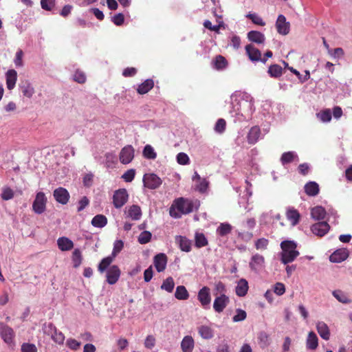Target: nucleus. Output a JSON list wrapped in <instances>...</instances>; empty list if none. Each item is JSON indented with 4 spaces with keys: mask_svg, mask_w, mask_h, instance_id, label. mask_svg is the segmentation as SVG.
<instances>
[{
    "mask_svg": "<svg viewBox=\"0 0 352 352\" xmlns=\"http://www.w3.org/2000/svg\"><path fill=\"white\" fill-rule=\"evenodd\" d=\"M231 105L230 113L235 118V121L249 120L255 110L253 98L246 92L234 93L231 96Z\"/></svg>",
    "mask_w": 352,
    "mask_h": 352,
    "instance_id": "obj_1",
    "label": "nucleus"
},
{
    "mask_svg": "<svg viewBox=\"0 0 352 352\" xmlns=\"http://www.w3.org/2000/svg\"><path fill=\"white\" fill-rule=\"evenodd\" d=\"M193 210V205L191 201L183 197L174 201L169 210L170 215L175 219L180 218L182 214H188Z\"/></svg>",
    "mask_w": 352,
    "mask_h": 352,
    "instance_id": "obj_2",
    "label": "nucleus"
},
{
    "mask_svg": "<svg viewBox=\"0 0 352 352\" xmlns=\"http://www.w3.org/2000/svg\"><path fill=\"white\" fill-rule=\"evenodd\" d=\"M280 247V261L285 265L294 261L299 255V252L296 250L297 245L294 241H284L281 242Z\"/></svg>",
    "mask_w": 352,
    "mask_h": 352,
    "instance_id": "obj_3",
    "label": "nucleus"
},
{
    "mask_svg": "<svg viewBox=\"0 0 352 352\" xmlns=\"http://www.w3.org/2000/svg\"><path fill=\"white\" fill-rule=\"evenodd\" d=\"M0 337L8 346L14 345L15 333L12 328L0 322Z\"/></svg>",
    "mask_w": 352,
    "mask_h": 352,
    "instance_id": "obj_4",
    "label": "nucleus"
},
{
    "mask_svg": "<svg viewBox=\"0 0 352 352\" xmlns=\"http://www.w3.org/2000/svg\"><path fill=\"white\" fill-rule=\"evenodd\" d=\"M197 299L204 309H209L210 307L211 296L209 287H203L197 294Z\"/></svg>",
    "mask_w": 352,
    "mask_h": 352,
    "instance_id": "obj_5",
    "label": "nucleus"
},
{
    "mask_svg": "<svg viewBox=\"0 0 352 352\" xmlns=\"http://www.w3.org/2000/svg\"><path fill=\"white\" fill-rule=\"evenodd\" d=\"M47 198L43 192L36 194L32 204V208L35 213L42 214L46 208Z\"/></svg>",
    "mask_w": 352,
    "mask_h": 352,
    "instance_id": "obj_6",
    "label": "nucleus"
},
{
    "mask_svg": "<svg viewBox=\"0 0 352 352\" xmlns=\"http://www.w3.org/2000/svg\"><path fill=\"white\" fill-rule=\"evenodd\" d=\"M129 195L124 188L116 190L113 196V204L116 208H120L127 201Z\"/></svg>",
    "mask_w": 352,
    "mask_h": 352,
    "instance_id": "obj_7",
    "label": "nucleus"
},
{
    "mask_svg": "<svg viewBox=\"0 0 352 352\" xmlns=\"http://www.w3.org/2000/svg\"><path fill=\"white\" fill-rule=\"evenodd\" d=\"M144 186L149 189H156L162 184V179L155 174H145L143 177Z\"/></svg>",
    "mask_w": 352,
    "mask_h": 352,
    "instance_id": "obj_8",
    "label": "nucleus"
},
{
    "mask_svg": "<svg viewBox=\"0 0 352 352\" xmlns=\"http://www.w3.org/2000/svg\"><path fill=\"white\" fill-rule=\"evenodd\" d=\"M249 266L256 273L259 272L265 267V258L258 254H254L250 259Z\"/></svg>",
    "mask_w": 352,
    "mask_h": 352,
    "instance_id": "obj_9",
    "label": "nucleus"
},
{
    "mask_svg": "<svg viewBox=\"0 0 352 352\" xmlns=\"http://www.w3.org/2000/svg\"><path fill=\"white\" fill-rule=\"evenodd\" d=\"M276 28L278 34L285 36L289 32L290 23L287 21L284 15L279 14L276 21Z\"/></svg>",
    "mask_w": 352,
    "mask_h": 352,
    "instance_id": "obj_10",
    "label": "nucleus"
},
{
    "mask_svg": "<svg viewBox=\"0 0 352 352\" xmlns=\"http://www.w3.org/2000/svg\"><path fill=\"white\" fill-rule=\"evenodd\" d=\"M230 302L229 297L226 294L217 296L213 302V309L217 313H221Z\"/></svg>",
    "mask_w": 352,
    "mask_h": 352,
    "instance_id": "obj_11",
    "label": "nucleus"
},
{
    "mask_svg": "<svg viewBox=\"0 0 352 352\" xmlns=\"http://www.w3.org/2000/svg\"><path fill=\"white\" fill-rule=\"evenodd\" d=\"M120 274L121 272L117 265L110 266L107 271V282L109 285L116 284L120 278Z\"/></svg>",
    "mask_w": 352,
    "mask_h": 352,
    "instance_id": "obj_12",
    "label": "nucleus"
},
{
    "mask_svg": "<svg viewBox=\"0 0 352 352\" xmlns=\"http://www.w3.org/2000/svg\"><path fill=\"white\" fill-rule=\"evenodd\" d=\"M134 157V148L131 145L122 148L120 153V161L123 164L130 163Z\"/></svg>",
    "mask_w": 352,
    "mask_h": 352,
    "instance_id": "obj_13",
    "label": "nucleus"
},
{
    "mask_svg": "<svg viewBox=\"0 0 352 352\" xmlns=\"http://www.w3.org/2000/svg\"><path fill=\"white\" fill-rule=\"evenodd\" d=\"M245 51L252 61H261L265 63L267 59L261 58V52L259 50L254 47L252 45L249 44L245 46Z\"/></svg>",
    "mask_w": 352,
    "mask_h": 352,
    "instance_id": "obj_14",
    "label": "nucleus"
},
{
    "mask_svg": "<svg viewBox=\"0 0 352 352\" xmlns=\"http://www.w3.org/2000/svg\"><path fill=\"white\" fill-rule=\"evenodd\" d=\"M330 226L326 221L314 223L311 227V232L319 236H324L329 230Z\"/></svg>",
    "mask_w": 352,
    "mask_h": 352,
    "instance_id": "obj_15",
    "label": "nucleus"
},
{
    "mask_svg": "<svg viewBox=\"0 0 352 352\" xmlns=\"http://www.w3.org/2000/svg\"><path fill=\"white\" fill-rule=\"evenodd\" d=\"M53 195L56 201L61 204H66L69 199L68 191L62 187H59L54 190Z\"/></svg>",
    "mask_w": 352,
    "mask_h": 352,
    "instance_id": "obj_16",
    "label": "nucleus"
},
{
    "mask_svg": "<svg viewBox=\"0 0 352 352\" xmlns=\"http://www.w3.org/2000/svg\"><path fill=\"white\" fill-rule=\"evenodd\" d=\"M349 256V252L345 248H341L336 250L329 256V260L332 263H341L345 261Z\"/></svg>",
    "mask_w": 352,
    "mask_h": 352,
    "instance_id": "obj_17",
    "label": "nucleus"
},
{
    "mask_svg": "<svg viewBox=\"0 0 352 352\" xmlns=\"http://www.w3.org/2000/svg\"><path fill=\"white\" fill-rule=\"evenodd\" d=\"M154 265L158 272H163L166 267L167 256L164 253H159L154 257Z\"/></svg>",
    "mask_w": 352,
    "mask_h": 352,
    "instance_id": "obj_18",
    "label": "nucleus"
},
{
    "mask_svg": "<svg viewBox=\"0 0 352 352\" xmlns=\"http://www.w3.org/2000/svg\"><path fill=\"white\" fill-rule=\"evenodd\" d=\"M331 294L340 303L347 305L352 302V299L349 297V294L341 289H335L332 291Z\"/></svg>",
    "mask_w": 352,
    "mask_h": 352,
    "instance_id": "obj_19",
    "label": "nucleus"
},
{
    "mask_svg": "<svg viewBox=\"0 0 352 352\" xmlns=\"http://www.w3.org/2000/svg\"><path fill=\"white\" fill-rule=\"evenodd\" d=\"M316 329L320 336L324 340H329L330 338V331L327 324L322 321H319L316 324Z\"/></svg>",
    "mask_w": 352,
    "mask_h": 352,
    "instance_id": "obj_20",
    "label": "nucleus"
},
{
    "mask_svg": "<svg viewBox=\"0 0 352 352\" xmlns=\"http://www.w3.org/2000/svg\"><path fill=\"white\" fill-rule=\"evenodd\" d=\"M6 86L9 90L14 89L17 80V73L14 69H9L6 74Z\"/></svg>",
    "mask_w": 352,
    "mask_h": 352,
    "instance_id": "obj_21",
    "label": "nucleus"
},
{
    "mask_svg": "<svg viewBox=\"0 0 352 352\" xmlns=\"http://www.w3.org/2000/svg\"><path fill=\"white\" fill-rule=\"evenodd\" d=\"M261 135V129L258 126H252L248 134V142L250 144H256Z\"/></svg>",
    "mask_w": 352,
    "mask_h": 352,
    "instance_id": "obj_22",
    "label": "nucleus"
},
{
    "mask_svg": "<svg viewBox=\"0 0 352 352\" xmlns=\"http://www.w3.org/2000/svg\"><path fill=\"white\" fill-rule=\"evenodd\" d=\"M176 243L179 245L180 249L186 252H188L191 250L192 242L186 236H177L175 239Z\"/></svg>",
    "mask_w": 352,
    "mask_h": 352,
    "instance_id": "obj_23",
    "label": "nucleus"
},
{
    "mask_svg": "<svg viewBox=\"0 0 352 352\" xmlns=\"http://www.w3.org/2000/svg\"><path fill=\"white\" fill-rule=\"evenodd\" d=\"M57 245L61 251H69L74 247V243L69 238L62 236L58 239Z\"/></svg>",
    "mask_w": 352,
    "mask_h": 352,
    "instance_id": "obj_24",
    "label": "nucleus"
},
{
    "mask_svg": "<svg viewBox=\"0 0 352 352\" xmlns=\"http://www.w3.org/2000/svg\"><path fill=\"white\" fill-rule=\"evenodd\" d=\"M280 162L285 166L287 164L291 163L294 161L298 162L299 158L297 153L294 151H288L283 153L280 157Z\"/></svg>",
    "mask_w": 352,
    "mask_h": 352,
    "instance_id": "obj_25",
    "label": "nucleus"
},
{
    "mask_svg": "<svg viewBox=\"0 0 352 352\" xmlns=\"http://www.w3.org/2000/svg\"><path fill=\"white\" fill-rule=\"evenodd\" d=\"M249 41L257 44H262L265 40V35L258 31L252 30L248 33Z\"/></svg>",
    "mask_w": 352,
    "mask_h": 352,
    "instance_id": "obj_26",
    "label": "nucleus"
},
{
    "mask_svg": "<svg viewBox=\"0 0 352 352\" xmlns=\"http://www.w3.org/2000/svg\"><path fill=\"white\" fill-rule=\"evenodd\" d=\"M248 290V283L245 278H241L235 289L236 294L238 296L243 297L246 295Z\"/></svg>",
    "mask_w": 352,
    "mask_h": 352,
    "instance_id": "obj_27",
    "label": "nucleus"
},
{
    "mask_svg": "<svg viewBox=\"0 0 352 352\" xmlns=\"http://www.w3.org/2000/svg\"><path fill=\"white\" fill-rule=\"evenodd\" d=\"M194 345V340L190 336H185L181 342V348L183 352H192Z\"/></svg>",
    "mask_w": 352,
    "mask_h": 352,
    "instance_id": "obj_28",
    "label": "nucleus"
},
{
    "mask_svg": "<svg viewBox=\"0 0 352 352\" xmlns=\"http://www.w3.org/2000/svg\"><path fill=\"white\" fill-rule=\"evenodd\" d=\"M327 212L322 206H316L311 210V216L314 220H322L325 218Z\"/></svg>",
    "mask_w": 352,
    "mask_h": 352,
    "instance_id": "obj_29",
    "label": "nucleus"
},
{
    "mask_svg": "<svg viewBox=\"0 0 352 352\" xmlns=\"http://www.w3.org/2000/svg\"><path fill=\"white\" fill-rule=\"evenodd\" d=\"M304 188L306 194L309 196L314 197L319 193V186L315 182H309Z\"/></svg>",
    "mask_w": 352,
    "mask_h": 352,
    "instance_id": "obj_30",
    "label": "nucleus"
},
{
    "mask_svg": "<svg viewBox=\"0 0 352 352\" xmlns=\"http://www.w3.org/2000/svg\"><path fill=\"white\" fill-rule=\"evenodd\" d=\"M318 346V339L316 334L311 331L309 333L307 341H306V346L308 349L315 350L317 349Z\"/></svg>",
    "mask_w": 352,
    "mask_h": 352,
    "instance_id": "obj_31",
    "label": "nucleus"
},
{
    "mask_svg": "<svg viewBox=\"0 0 352 352\" xmlns=\"http://www.w3.org/2000/svg\"><path fill=\"white\" fill-rule=\"evenodd\" d=\"M127 216L134 221L139 220L142 217V210L139 206L132 205L129 208Z\"/></svg>",
    "mask_w": 352,
    "mask_h": 352,
    "instance_id": "obj_32",
    "label": "nucleus"
},
{
    "mask_svg": "<svg viewBox=\"0 0 352 352\" xmlns=\"http://www.w3.org/2000/svg\"><path fill=\"white\" fill-rule=\"evenodd\" d=\"M154 86V82L152 79H146L142 84L138 85L137 91L140 94L148 93Z\"/></svg>",
    "mask_w": 352,
    "mask_h": 352,
    "instance_id": "obj_33",
    "label": "nucleus"
},
{
    "mask_svg": "<svg viewBox=\"0 0 352 352\" xmlns=\"http://www.w3.org/2000/svg\"><path fill=\"white\" fill-rule=\"evenodd\" d=\"M107 223V219L103 214H97L91 220V225L96 228H102Z\"/></svg>",
    "mask_w": 352,
    "mask_h": 352,
    "instance_id": "obj_34",
    "label": "nucleus"
},
{
    "mask_svg": "<svg viewBox=\"0 0 352 352\" xmlns=\"http://www.w3.org/2000/svg\"><path fill=\"white\" fill-rule=\"evenodd\" d=\"M286 216L287 219L291 221L293 226L298 223L300 219V214L296 209H288L286 213Z\"/></svg>",
    "mask_w": 352,
    "mask_h": 352,
    "instance_id": "obj_35",
    "label": "nucleus"
},
{
    "mask_svg": "<svg viewBox=\"0 0 352 352\" xmlns=\"http://www.w3.org/2000/svg\"><path fill=\"white\" fill-rule=\"evenodd\" d=\"M175 297L178 300H187L189 298V294L184 286L179 285L176 288Z\"/></svg>",
    "mask_w": 352,
    "mask_h": 352,
    "instance_id": "obj_36",
    "label": "nucleus"
},
{
    "mask_svg": "<svg viewBox=\"0 0 352 352\" xmlns=\"http://www.w3.org/2000/svg\"><path fill=\"white\" fill-rule=\"evenodd\" d=\"M199 333L204 339H210L213 336V332L210 327L206 325H202L199 327Z\"/></svg>",
    "mask_w": 352,
    "mask_h": 352,
    "instance_id": "obj_37",
    "label": "nucleus"
},
{
    "mask_svg": "<svg viewBox=\"0 0 352 352\" xmlns=\"http://www.w3.org/2000/svg\"><path fill=\"white\" fill-rule=\"evenodd\" d=\"M195 246L201 248L208 245V240L203 233L196 232L195 236Z\"/></svg>",
    "mask_w": 352,
    "mask_h": 352,
    "instance_id": "obj_38",
    "label": "nucleus"
},
{
    "mask_svg": "<svg viewBox=\"0 0 352 352\" xmlns=\"http://www.w3.org/2000/svg\"><path fill=\"white\" fill-rule=\"evenodd\" d=\"M21 89L23 95L29 98H30L34 94V89L29 82H25L23 85H21Z\"/></svg>",
    "mask_w": 352,
    "mask_h": 352,
    "instance_id": "obj_39",
    "label": "nucleus"
},
{
    "mask_svg": "<svg viewBox=\"0 0 352 352\" xmlns=\"http://www.w3.org/2000/svg\"><path fill=\"white\" fill-rule=\"evenodd\" d=\"M214 67L217 70H223L227 67L228 62L226 59L221 56H217L214 60Z\"/></svg>",
    "mask_w": 352,
    "mask_h": 352,
    "instance_id": "obj_40",
    "label": "nucleus"
},
{
    "mask_svg": "<svg viewBox=\"0 0 352 352\" xmlns=\"http://www.w3.org/2000/svg\"><path fill=\"white\" fill-rule=\"evenodd\" d=\"M113 256H107L102 259L100 263L98 265V270L100 273L104 272L105 270H108V267L110 266L111 263L113 262Z\"/></svg>",
    "mask_w": 352,
    "mask_h": 352,
    "instance_id": "obj_41",
    "label": "nucleus"
},
{
    "mask_svg": "<svg viewBox=\"0 0 352 352\" xmlns=\"http://www.w3.org/2000/svg\"><path fill=\"white\" fill-rule=\"evenodd\" d=\"M268 74L271 77L278 78L283 74V69L277 64L272 65L268 69Z\"/></svg>",
    "mask_w": 352,
    "mask_h": 352,
    "instance_id": "obj_42",
    "label": "nucleus"
},
{
    "mask_svg": "<svg viewBox=\"0 0 352 352\" xmlns=\"http://www.w3.org/2000/svg\"><path fill=\"white\" fill-rule=\"evenodd\" d=\"M232 226L228 223H222L217 229V232L219 236H223L229 233L232 230Z\"/></svg>",
    "mask_w": 352,
    "mask_h": 352,
    "instance_id": "obj_43",
    "label": "nucleus"
},
{
    "mask_svg": "<svg viewBox=\"0 0 352 352\" xmlns=\"http://www.w3.org/2000/svg\"><path fill=\"white\" fill-rule=\"evenodd\" d=\"M174 287H175L174 280L172 277L170 276V277H168L167 278H166L163 281V283L161 285V289L170 293L173 291Z\"/></svg>",
    "mask_w": 352,
    "mask_h": 352,
    "instance_id": "obj_44",
    "label": "nucleus"
},
{
    "mask_svg": "<svg viewBox=\"0 0 352 352\" xmlns=\"http://www.w3.org/2000/svg\"><path fill=\"white\" fill-rule=\"evenodd\" d=\"M143 155L148 160H155L157 157V153L154 148L149 144H146L143 150Z\"/></svg>",
    "mask_w": 352,
    "mask_h": 352,
    "instance_id": "obj_45",
    "label": "nucleus"
},
{
    "mask_svg": "<svg viewBox=\"0 0 352 352\" xmlns=\"http://www.w3.org/2000/svg\"><path fill=\"white\" fill-rule=\"evenodd\" d=\"M72 261L75 268L78 267L82 263V254L79 249H75L72 253Z\"/></svg>",
    "mask_w": 352,
    "mask_h": 352,
    "instance_id": "obj_46",
    "label": "nucleus"
},
{
    "mask_svg": "<svg viewBox=\"0 0 352 352\" xmlns=\"http://www.w3.org/2000/svg\"><path fill=\"white\" fill-rule=\"evenodd\" d=\"M288 69L291 72H292L294 74H295L301 82H306L310 78V73H309V71H308V70H305V74L304 76H302L300 74V73L298 70H296V69H294L293 67H288Z\"/></svg>",
    "mask_w": 352,
    "mask_h": 352,
    "instance_id": "obj_47",
    "label": "nucleus"
},
{
    "mask_svg": "<svg viewBox=\"0 0 352 352\" xmlns=\"http://www.w3.org/2000/svg\"><path fill=\"white\" fill-rule=\"evenodd\" d=\"M246 17L250 19L256 25L264 26L265 25L263 19L256 13H248Z\"/></svg>",
    "mask_w": 352,
    "mask_h": 352,
    "instance_id": "obj_48",
    "label": "nucleus"
},
{
    "mask_svg": "<svg viewBox=\"0 0 352 352\" xmlns=\"http://www.w3.org/2000/svg\"><path fill=\"white\" fill-rule=\"evenodd\" d=\"M317 117L323 122H328L331 120L330 109H325L316 114Z\"/></svg>",
    "mask_w": 352,
    "mask_h": 352,
    "instance_id": "obj_49",
    "label": "nucleus"
},
{
    "mask_svg": "<svg viewBox=\"0 0 352 352\" xmlns=\"http://www.w3.org/2000/svg\"><path fill=\"white\" fill-rule=\"evenodd\" d=\"M152 234L149 231H143L138 236V242L140 244H146L151 241Z\"/></svg>",
    "mask_w": 352,
    "mask_h": 352,
    "instance_id": "obj_50",
    "label": "nucleus"
},
{
    "mask_svg": "<svg viewBox=\"0 0 352 352\" xmlns=\"http://www.w3.org/2000/svg\"><path fill=\"white\" fill-rule=\"evenodd\" d=\"M50 327L54 330V333L52 336V339L59 344H63L65 340L63 333L60 331H57L56 327H53L52 324Z\"/></svg>",
    "mask_w": 352,
    "mask_h": 352,
    "instance_id": "obj_51",
    "label": "nucleus"
},
{
    "mask_svg": "<svg viewBox=\"0 0 352 352\" xmlns=\"http://www.w3.org/2000/svg\"><path fill=\"white\" fill-rule=\"evenodd\" d=\"M14 191L10 187H4L2 189L1 198L3 200L8 201L14 197Z\"/></svg>",
    "mask_w": 352,
    "mask_h": 352,
    "instance_id": "obj_52",
    "label": "nucleus"
},
{
    "mask_svg": "<svg viewBox=\"0 0 352 352\" xmlns=\"http://www.w3.org/2000/svg\"><path fill=\"white\" fill-rule=\"evenodd\" d=\"M21 352H37V347L34 344L24 342L21 346Z\"/></svg>",
    "mask_w": 352,
    "mask_h": 352,
    "instance_id": "obj_53",
    "label": "nucleus"
},
{
    "mask_svg": "<svg viewBox=\"0 0 352 352\" xmlns=\"http://www.w3.org/2000/svg\"><path fill=\"white\" fill-rule=\"evenodd\" d=\"M156 343V339L154 336L153 335H148L144 342V346L148 349H152Z\"/></svg>",
    "mask_w": 352,
    "mask_h": 352,
    "instance_id": "obj_54",
    "label": "nucleus"
},
{
    "mask_svg": "<svg viewBox=\"0 0 352 352\" xmlns=\"http://www.w3.org/2000/svg\"><path fill=\"white\" fill-rule=\"evenodd\" d=\"M236 314L232 318V320L234 322H241L244 320L246 318L247 314L246 312L241 309H237L236 311Z\"/></svg>",
    "mask_w": 352,
    "mask_h": 352,
    "instance_id": "obj_55",
    "label": "nucleus"
},
{
    "mask_svg": "<svg viewBox=\"0 0 352 352\" xmlns=\"http://www.w3.org/2000/svg\"><path fill=\"white\" fill-rule=\"evenodd\" d=\"M73 79L78 83H84L86 81V76L83 72L77 69L74 74Z\"/></svg>",
    "mask_w": 352,
    "mask_h": 352,
    "instance_id": "obj_56",
    "label": "nucleus"
},
{
    "mask_svg": "<svg viewBox=\"0 0 352 352\" xmlns=\"http://www.w3.org/2000/svg\"><path fill=\"white\" fill-rule=\"evenodd\" d=\"M226 122L223 118L219 119L214 126V131L217 133H222L226 129Z\"/></svg>",
    "mask_w": 352,
    "mask_h": 352,
    "instance_id": "obj_57",
    "label": "nucleus"
},
{
    "mask_svg": "<svg viewBox=\"0 0 352 352\" xmlns=\"http://www.w3.org/2000/svg\"><path fill=\"white\" fill-rule=\"evenodd\" d=\"M268 244L269 241L265 238H261L255 241V247L257 250H265Z\"/></svg>",
    "mask_w": 352,
    "mask_h": 352,
    "instance_id": "obj_58",
    "label": "nucleus"
},
{
    "mask_svg": "<svg viewBox=\"0 0 352 352\" xmlns=\"http://www.w3.org/2000/svg\"><path fill=\"white\" fill-rule=\"evenodd\" d=\"M177 162L181 165H186L189 164L190 159L187 154L181 152L177 155Z\"/></svg>",
    "mask_w": 352,
    "mask_h": 352,
    "instance_id": "obj_59",
    "label": "nucleus"
},
{
    "mask_svg": "<svg viewBox=\"0 0 352 352\" xmlns=\"http://www.w3.org/2000/svg\"><path fill=\"white\" fill-rule=\"evenodd\" d=\"M55 6V0H41V8L47 11H50Z\"/></svg>",
    "mask_w": 352,
    "mask_h": 352,
    "instance_id": "obj_60",
    "label": "nucleus"
},
{
    "mask_svg": "<svg viewBox=\"0 0 352 352\" xmlns=\"http://www.w3.org/2000/svg\"><path fill=\"white\" fill-rule=\"evenodd\" d=\"M124 243L122 240H117L113 244L112 256L115 257L123 248Z\"/></svg>",
    "mask_w": 352,
    "mask_h": 352,
    "instance_id": "obj_61",
    "label": "nucleus"
},
{
    "mask_svg": "<svg viewBox=\"0 0 352 352\" xmlns=\"http://www.w3.org/2000/svg\"><path fill=\"white\" fill-rule=\"evenodd\" d=\"M135 175V170L134 169H129L122 175V178L126 182H131L133 180Z\"/></svg>",
    "mask_w": 352,
    "mask_h": 352,
    "instance_id": "obj_62",
    "label": "nucleus"
},
{
    "mask_svg": "<svg viewBox=\"0 0 352 352\" xmlns=\"http://www.w3.org/2000/svg\"><path fill=\"white\" fill-rule=\"evenodd\" d=\"M105 164L107 167L109 168L112 166V164H113L116 162V156L111 153H107L105 154Z\"/></svg>",
    "mask_w": 352,
    "mask_h": 352,
    "instance_id": "obj_63",
    "label": "nucleus"
},
{
    "mask_svg": "<svg viewBox=\"0 0 352 352\" xmlns=\"http://www.w3.org/2000/svg\"><path fill=\"white\" fill-rule=\"evenodd\" d=\"M198 181L199 184H197L195 189L200 192H206L208 186V182L206 179H201V180Z\"/></svg>",
    "mask_w": 352,
    "mask_h": 352,
    "instance_id": "obj_64",
    "label": "nucleus"
}]
</instances>
